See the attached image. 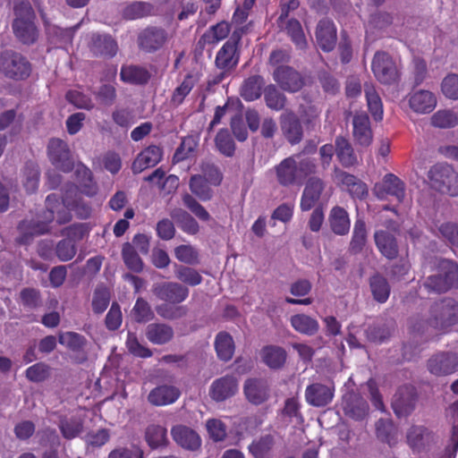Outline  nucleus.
<instances>
[{
    "mask_svg": "<svg viewBox=\"0 0 458 458\" xmlns=\"http://www.w3.org/2000/svg\"><path fill=\"white\" fill-rule=\"evenodd\" d=\"M316 160L301 154L284 158L274 166L276 182L283 187L301 184L309 176L317 173Z\"/></svg>",
    "mask_w": 458,
    "mask_h": 458,
    "instance_id": "1",
    "label": "nucleus"
},
{
    "mask_svg": "<svg viewBox=\"0 0 458 458\" xmlns=\"http://www.w3.org/2000/svg\"><path fill=\"white\" fill-rule=\"evenodd\" d=\"M83 174L85 182L81 186V190L74 183H67L63 194V205L75 213V216L81 219H87L91 215V206L83 200L81 193L92 197L98 192V186L93 182L92 172L86 166L77 169V174Z\"/></svg>",
    "mask_w": 458,
    "mask_h": 458,
    "instance_id": "2",
    "label": "nucleus"
},
{
    "mask_svg": "<svg viewBox=\"0 0 458 458\" xmlns=\"http://www.w3.org/2000/svg\"><path fill=\"white\" fill-rule=\"evenodd\" d=\"M423 286L428 293H445L458 288V263L448 259H440L434 274L428 276Z\"/></svg>",
    "mask_w": 458,
    "mask_h": 458,
    "instance_id": "3",
    "label": "nucleus"
},
{
    "mask_svg": "<svg viewBox=\"0 0 458 458\" xmlns=\"http://www.w3.org/2000/svg\"><path fill=\"white\" fill-rule=\"evenodd\" d=\"M246 32L245 27L236 28L216 52L215 66L224 72H232L241 59V41Z\"/></svg>",
    "mask_w": 458,
    "mask_h": 458,
    "instance_id": "4",
    "label": "nucleus"
},
{
    "mask_svg": "<svg viewBox=\"0 0 458 458\" xmlns=\"http://www.w3.org/2000/svg\"><path fill=\"white\" fill-rule=\"evenodd\" d=\"M1 74L9 80L21 81L32 72V64L22 54L7 49L0 54Z\"/></svg>",
    "mask_w": 458,
    "mask_h": 458,
    "instance_id": "5",
    "label": "nucleus"
},
{
    "mask_svg": "<svg viewBox=\"0 0 458 458\" xmlns=\"http://www.w3.org/2000/svg\"><path fill=\"white\" fill-rule=\"evenodd\" d=\"M458 323V302L453 298H444L430 308L427 324L439 331H446Z\"/></svg>",
    "mask_w": 458,
    "mask_h": 458,
    "instance_id": "6",
    "label": "nucleus"
},
{
    "mask_svg": "<svg viewBox=\"0 0 458 458\" xmlns=\"http://www.w3.org/2000/svg\"><path fill=\"white\" fill-rule=\"evenodd\" d=\"M432 188L442 194L458 196V174L446 164H436L428 171Z\"/></svg>",
    "mask_w": 458,
    "mask_h": 458,
    "instance_id": "7",
    "label": "nucleus"
},
{
    "mask_svg": "<svg viewBox=\"0 0 458 458\" xmlns=\"http://www.w3.org/2000/svg\"><path fill=\"white\" fill-rule=\"evenodd\" d=\"M384 228L377 229L374 233V242L378 251L388 259L398 257L399 248L396 235L399 233V225L394 219H386L383 223Z\"/></svg>",
    "mask_w": 458,
    "mask_h": 458,
    "instance_id": "8",
    "label": "nucleus"
},
{
    "mask_svg": "<svg viewBox=\"0 0 458 458\" xmlns=\"http://www.w3.org/2000/svg\"><path fill=\"white\" fill-rule=\"evenodd\" d=\"M169 32L160 26H147L137 36V45L140 51L154 54L168 43Z\"/></svg>",
    "mask_w": 458,
    "mask_h": 458,
    "instance_id": "9",
    "label": "nucleus"
},
{
    "mask_svg": "<svg viewBox=\"0 0 458 458\" xmlns=\"http://www.w3.org/2000/svg\"><path fill=\"white\" fill-rule=\"evenodd\" d=\"M371 70L376 79L382 84L391 85L399 81L400 74L393 57L385 51L375 53Z\"/></svg>",
    "mask_w": 458,
    "mask_h": 458,
    "instance_id": "10",
    "label": "nucleus"
},
{
    "mask_svg": "<svg viewBox=\"0 0 458 458\" xmlns=\"http://www.w3.org/2000/svg\"><path fill=\"white\" fill-rule=\"evenodd\" d=\"M428 371L437 377H447L458 371V354L450 351L434 353L427 360Z\"/></svg>",
    "mask_w": 458,
    "mask_h": 458,
    "instance_id": "11",
    "label": "nucleus"
},
{
    "mask_svg": "<svg viewBox=\"0 0 458 458\" xmlns=\"http://www.w3.org/2000/svg\"><path fill=\"white\" fill-rule=\"evenodd\" d=\"M405 191V182L392 173L385 174L382 180L373 187V193L378 199L385 200L392 197L399 203L404 200Z\"/></svg>",
    "mask_w": 458,
    "mask_h": 458,
    "instance_id": "12",
    "label": "nucleus"
},
{
    "mask_svg": "<svg viewBox=\"0 0 458 458\" xmlns=\"http://www.w3.org/2000/svg\"><path fill=\"white\" fill-rule=\"evenodd\" d=\"M47 156L51 164L57 169L68 173L73 169L74 162L68 144L61 140L53 138L47 145Z\"/></svg>",
    "mask_w": 458,
    "mask_h": 458,
    "instance_id": "13",
    "label": "nucleus"
},
{
    "mask_svg": "<svg viewBox=\"0 0 458 458\" xmlns=\"http://www.w3.org/2000/svg\"><path fill=\"white\" fill-rule=\"evenodd\" d=\"M417 401L416 389L412 386H400L392 401V408L398 418L409 416L415 409Z\"/></svg>",
    "mask_w": 458,
    "mask_h": 458,
    "instance_id": "14",
    "label": "nucleus"
},
{
    "mask_svg": "<svg viewBox=\"0 0 458 458\" xmlns=\"http://www.w3.org/2000/svg\"><path fill=\"white\" fill-rule=\"evenodd\" d=\"M273 79L284 91L295 93L304 86V80L301 73L291 66L281 65L273 72Z\"/></svg>",
    "mask_w": 458,
    "mask_h": 458,
    "instance_id": "15",
    "label": "nucleus"
},
{
    "mask_svg": "<svg viewBox=\"0 0 458 458\" xmlns=\"http://www.w3.org/2000/svg\"><path fill=\"white\" fill-rule=\"evenodd\" d=\"M90 53L95 57L111 59L119 50L116 39L109 34L93 33L88 43Z\"/></svg>",
    "mask_w": 458,
    "mask_h": 458,
    "instance_id": "16",
    "label": "nucleus"
},
{
    "mask_svg": "<svg viewBox=\"0 0 458 458\" xmlns=\"http://www.w3.org/2000/svg\"><path fill=\"white\" fill-rule=\"evenodd\" d=\"M153 293L161 301L180 304L188 298L190 291L180 283L164 282L154 285Z\"/></svg>",
    "mask_w": 458,
    "mask_h": 458,
    "instance_id": "17",
    "label": "nucleus"
},
{
    "mask_svg": "<svg viewBox=\"0 0 458 458\" xmlns=\"http://www.w3.org/2000/svg\"><path fill=\"white\" fill-rule=\"evenodd\" d=\"M280 128L287 142L292 146L299 144L304 136L300 118L293 111H286L280 115Z\"/></svg>",
    "mask_w": 458,
    "mask_h": 458,
    "instance_id": "18",
    "label": "nucleus"
},
{
    "mask_svg": "<svg viewBox=\"0 0 458 458\" xmlns=\"http://www.w3.org/2000/svg\"><path fill=\"white\" fill-rule=\"evenodd\" d=\"M338 183L346 189L353 199H363L369 194L368 186L354 174H349L337 166L334 169Z\"/></svg>",
    "mask_w": 458,
    "mask_h": 458,
    "instance_id": "19",
    "label": "nucleus"
},
{
    "mask_svg": "<svg viewBox=\"0 0 458 458\" xmlns=\"http://www.w3.org/2000/svg\"><path fill=\"white\" fill-rule=\"evenodd\" d=\"M352 137L355 144L360 148H368L373 141V131L370 120L367 114H355L352 118Z\"/></svg>",
    "mask_w": 458,
    "mask_h": 458,
    "instance_id": "20",
    "label": "nucleus"
},
{
    "mask_svg": "<svg viewBox=\"0 0 458 458\" xmlns=\"http://www.w3.org/2000/svg\"><path fill=\"white\" fill-rule=\"evenodd\" d=\"M325 186L324 181L318 176H310L307 180L300 202V208L302 211H309L316 206L325 190Z\"/></svg>",
    "mask_w": 458,
    "mask_h": 458,
    "instance_id": "21",
    "label": "nucleus"
},
{
    "mask_svg": "<svg viewBox=\"0 0 458 458\" xmlns=\"http://www.w3.org/2000/svg\"><path fill=\"white\" fill-rule=\"evenodd\" d=\"M316 40L324 52L332 51L336 44V28L332 20L321 19L316 28Z\"/></svg>",
    "mask_w": 458,
    "mask_h": 458,
    "instance_id": "22",
    "label": "nucleus"
},
{
    "mask_svg": "<svg viewBox=\"0 0 458 458\" xmlns=\"http://www.w3.org/2000/svg\"><path fill=\"white\" fill-rule=\"evenodd\" d=\"M238 390V381L235 377L226 375L216 379L210 386L209 395L216 402H223L233 396Z\"/></svg>",
    "mask_w": 458,
    "mask_h": 458,
    "instance_id": "23",
    "label": "nucleus"
},
{
    "mask_svg": "<svg viewBox=\"0 0 458 458\" xmlns=\"http://www.w3.org/2000/svg\"><path fill=\"white\" fill-rule=\"evenodd\" d=\"M173 440L182 448L196 451L201 445V439L199 434L185 425H175L171 428Z\"/></svg>",
    "mask_w": 458,
    "mask_h": 458,
    "instance_id": "24",
    "label": "nucleus"
},
{
    "mask_svg": "<svg viewBox=\"0 0 458 458\" xmlns=\"http://www.w3.org/2000/svg\"><path fill=\"white\" fill-rule=\"evenodd\" d=\"M334 397V388L321 383H312L305 389L306 402L314 407H325Z\"/></svg>",
    "mask_w": 458,
    "mask_h": 458,
    "instance_id": "25",
    "label": "nucleus"
},
{
    "mask_svg": "<svg viewBox=\"0 0 458 458\" xmlns=\"http://www.w3.org/2000/svg\"><path fill=\"white\" fill-rule=\"evenodd\" d=\"M163 157V150L157 145H150L142 149L131 165V171L137 174L145 169L153 167L158 164Z\"/></svg>",
    "mask_w": 458,
    "mask_h": 458,
    "instance_id": "26",
    "label": "nucleus"
},
{
    "mask_svg": "<svg viewBox=\"0 0 458 458\" xmlns=\"http://www.w3.org/2000/svg\"><path fill=\"white\" fill-rule=\"evenodd\" d=\"M244 394L247 400L255 405L265 403L269 397L267 381L263 378H248L244 383Z\"/></svg>",
    "mask_w": 458,
    "mask_h": 458,
    "instance_id": "27",
    "label": "nucleus"
},
{
    "mask_svg": "<svg viewBox=\"0 0 458 458\" xmlns=\"http://www.w3.org/2000/svg\"><path fill=\"white\" fill-rule=\"evenodd\" d=\"M433 440L432 432L424 426L412 425L406 433V442L414 453L424 451Z\"/></svg>",
    "mask_w": 458,
    "mask_h": 458,
    "instance_id": "28",
    "label": "nucleus"
},
{
    "mask_svg": "<svg viewBox=\"0 0 458 458\" xmlns=\"http://www.w3.org/2000/svg\"><path fill=\"white\" fill-rule=\"evenodd\" d=\"M17 229L21 233L16 239L17 243L27 245L31 242L34 236L47 233L49 231V226L45 222L25 219L19 223Z\"/></svg>",
    "mask_w": 458,
    "mask_h": 458,
    "instance_id": "29",
    "label": "nucleus"
},
{
    "mask_svg": "<svg viewBox=\"0 0 458 458\" xmlns=\"http://www.w3.org/2000/svg\"><path fill=\"white\" fill-rule=\"evenodd\" d=\"M335 156L339 164L344 168L356 166L359 164L358 156L350 140L338 135L335 139Z\"/></svg>",
    "mask_w": 458,
    "mask_h": 458,
    "instance_id": "30",
    "label": "nucleus"
},
{
    "mask_svg": "<svg viewBox=\"0 0 458 458\" xmlns=\"http://www.w3.org/2000/svg\"><path fill=\"white\" fill-rule=\"evenodd\" d=\"M145 336L153 344L164 345L173 340L174 332L168 324L161 322L150 323L146 327Z\"/></svg>",
    "mask_w": 458,
    "mask_h": 458,
    "instance_id": "31",
    "label": "nucleus"
},
{
    "mask_svg": "<svg viewBox=\"0 0 458 458\" xmlns=\"http://www.w3.org/2000/svg\"><path fill=\"white\" fill-rule=\"evenodd\" d=\"M180 395L181 392L177 387L162 385L153 388L149 392L148 401L155 406H165L176 402Z\"/></svg>",
    "mask_w": 458,
    "mask_h": 458,
    "instance_id": "32",
    "label": "nucleus"
},
{
    "mask_svg": "<svg viewBox=\"0 0 458 458\" xmlns=\"http://www.w3.org/2000/svg\"><path fill=\"white\" fill-rule=\"evenodd\" d=\"M151 74L143 66L136 64H123L120 71V79L124 83L132 85H145L150 80Z\"/></svg>",
    "mask_w": 458,
    "mask_h": 458,
    "instance_id": "33",
    "label": "nucleus"
},
{
    "mask_svg": "<svg viewBox=\"0 0 458 458\" xmlns=\"http://www.w3.org/2000/svg\"><path fill=\"white\" fill-rule=\"evenodd\" d=\"M344 414L355 420H363L369 411L367 401L356 394H350L344 401Z\"/></svg>",
    "mask_w": 458,
    "mask_h": 458,
    "instance_id": "34",
    "label": "nucleus"
},
{
    "mask_svg": "<svg viewBox=\"0 0 458 458\" xmlns=\"http://www.w3.org/2000/svg\"><path fill=\"white\" fill-rule=\"evenodd\" d=\"M328 223L332 232L340 236L349 233L351 220L348 212L340 206L333 207L328 216Z\"/></svg>",
    "mask_w": 458,
    "mask_h": 458,
    "instance_id": "35",
    "label": "nucleus"
},
{
    "mask_svg": "<svg viewBox=\"0 0 458 458\" xmlns=\"http://www.w3.org/2000/svg\"><path fill=\"white\" fill-rule=\"evenodd\" d=\"M409 106L416 113L428 114L434 110L437 106L435 95L428 90H418L411 95Z\"/></svg>",
    "mask_w": 458,
    "mask_h": 458,
    "instance_id": "36",
    "label": "nucleus"
},
{
    "mask_svg": "<svg viewBox=\"0 0 458 458\" xmlns=\"http://www.w3.org/2000/svg\"><path fill=\"white\" fill-rule=\"evenodd\" d=\"M231 31V24L226 21H222L212 25L199 38L198 44L201 48L206 45H215L219 41L225 39Z\"/></svg>",
    "mask_w": 458,
    "mask_h": 458,
    "instance_id": "37",
    "label": "nucleus"
},
{
    "mask_svg": "<svg viewBox=\"0 0 458 458\" xmlns=\"http://www.w3.org/2000/svg\"><path fill=\"white\" fill-rule=\"evenodd\" d=\"M12 27L15 37L22 44L31 45L38 38L34 20L14 19Z\"/></svg>",
    "mask_w": 458,
    "mask_h": 458,
    "instance_id": "38",
    "label": "nucleus"
},
{
    "mask_svg": "<svg viewBox=\"0 0 458 458\" xmlns=\"http://www.w3.org/2000/svg\"><path fill=\"white\" fill-rule=\"evenodd\" d=\"M277 416L285 426L291 423L301 424L304 421L301 411V403L296 397L287 398Z\"/></svg>",
    "mask_w": 458,
    "mask_h": 458,
    "instance_id": "39",
    "label": "nucleus"
},
{
    "mask_svg": "<svg viewBox=\"0 0 458 458\" xmlns=\"http://www.w3.org/2000/svg\"><path fill=\"white\" fill-rule=\"evenodd\" d=\"M199 81V74L198 72L187 73L181 83L174 89L170 100L171 104L174 106L182 105Z\"/></svg>",
    "mask_w": 458,
    "mask_h": 458,
    "instance_id": "40",
    "label": "nucleus"
},
{
    "mask_svg": "<svg viewBox=\"0 0 458 458\" xmlns=\"http://www.w3.org/2000/svg\"><path fill=\"white\" fill-rule=\"evenodd\" d=\"M264 83V79L260 75L248 77L241 87V97L248 102L259 99L262 95Z\"/></svg>",
    "mask_w": 458,
    "mask_h": 458,
    "instance_id": "41",
    "label": "nucleus"
},
{
    "mask_svg": "<svg viewBox=\"0 0 458 458\" xmlns=\"http://www.w3.org/2000/svg\"><path fill=\"white\" fill-rule=\"evenodd\" d=\"M376 436L379 441L387 444L390 447L397 444V428L392 420L379 419L375 425Z\"/></svg>",
    "mask_w": 458,
    "mask_h": 458,
    "instance_id": "42",
    "label": "nucleus"
},
{
    "mask_svg": "<svg viewBox=\"0 0 458 458\" xmlns=\"http://www.w3.org/2000/svg\"><path fill=\"white\" fill-rule=\"evenodd\" d=\"M368 241L366 222L363 218L355 220L352 239L349 244V251L352 254H359L362 251Z\"/></svg>",
    "mask_w": 458,
    "mask_h": 458,
    "instance_id": "43",
    "label": "nucleus"
},
{
    "mask_svg": "<svg viewBox=\"0 0 458 458\" xmlns=\"http://www.w3.org/2000/svg\"><path fill=\"white\" fill-rule=\"evenodd\" d=\"M205 176L201 174H193L189 181V188L191 193L201 201H208L213 198L214 191Z\"/></svg>",
    "mask_w": 458,
    "mask_h": 458,
    "instance_id": "44",
    "label": "nucleus"
},
{
    "mask_svg": "<svg viewBox=\"0 0 458 458\" xmlns=\"http://www.w3.org/2000/svg\"><path fill=\"white\" fill-rule=\"evenodd\" d=\"M262 360L271 369H279L286 360V352L284 348L276 345H267L261 350Z\"/></svg>",
    "mask_w": 458,
    "mask_h": 458,
    "instance_id": "45",
    "label": "nucleus"
},
{
    "mask_svg": "<svg viewBox=\"0 0 458 458\" xmlns=\"http://www.w3.org/2000/svg\"><path fill=\"white\" fill-rule=\"evenodd\" d=\"M145 440L151 449L165 447L168 445L167 430L160 425H149L145 431Z\"/></svg>",
    "mask_w": 458,
    "mask_h": 458,
    "instance_id": "46",
    "label": "nucleus"
},
{
    "mask_svg": "<svg viewBox=\"0 0 458 458\" xmlns=\"http://www.w3.org/2000/svg\"><path fill=\"white\" fill-rule=\"evenodd\" d=\"M153 13L154 5L144 1H133L123 10V16L126 20H138L150 16Z\"/></svg>",
    "mask_w": 458,
    "mask_h": 458,
    "instance_id": "47",
    "label": "nucleus"
},
{
    "mask_svg": "<svg viewBox=\"0 0 458 458\" xmlns=\"http://www.w3.org/2000/svg\"><path fill=\"white\" fill-rule=\"evenodd\" d=\"M369 287L374 300L385 303L390 295L391 287L383 276L376 274L369 278Z\"/></svg>",
    "mask_w": 458,
    "mask_h": 458,
    "instance_id": "48",
    "label": "nucleus"
},
{
    "mask_svg": "<svg viewBox=\"0 0 458 458\" xmlns=\"http://www.w3.org/2000/svg\"><path fill=\"white\" fill-rule=\"evenodd\" d=\"M364 92L367 99L368 108L375 121L383 119V104L372 83L364 84Z\"/></svg>",
    "mask_w": 458,
    "mask_h": 458,
    "instance_id": "49",
    "label": "nucleus"
},
{
    "mask_svg": "<svg viewBox=\"0 0 458 458\" xmlns=\"http://www.w3.org/2000/svg\"><path fill=\"white\" fill-rule=\"evenodd\" d=\"M291 326L295 331L306 335H313L318 331V321L305 314H296L291 317Z\"/></svg>",
    "mask_w": 458,
    "mask_h": 458,
    "instance_id": "50",
    "label": "nucleus"
},
{
    "mask_svg": "<svg viewBox=\"0 0 458 458\" xmlns=\"http://www.w3.org/2000/svg\"><path fill=\"white\" fill-rule=\"evenodd\" d=\"M215 348L217 356L224 361H228L234 353V343L233 337L226 332H220L216 336Z\"/></svg>",
    "mask_w": 458,
    "mask_h": 458,
    "instance_id": "51",
    "label": "nucleus"
},
{
    "mask_svg": "<svg viewBox=\"0 0 458 458\" xmlns=\"http://www.w3.org/2000/svg\"><path fill=\"white\" fill-rule=\"evenodd\" d=\"M59 429L65 439H73L82 432L83 420L78 416L62 418L59 422Z\"/></svg>",
    "mask_w": 458,
    "mask_h": 458,
    "instance_id": "52",
    "label": "nucleus"
},
{
    "mask_svg": "<svg viewBox=\"0 0 458 458\" xmlns=\"http://www.w3.org/2000/svg\"><path fill=\"white\" fill-rule=\"evenodd\" d=\"M171 217L174 219L180 228L188 234H196L199 231V225L196 219L182 208L174 209Z\"/></svg>",
    "mask_w": 458,
    "mask_h": 458,
    "instance_id": "53",
    "label": "nucleus"
},
{
    "mask_svg": "<svg viewBox=\"0 0 458 458\" xmlns=\"http://www.w3.org/2000/svg\"><path fill=\"white\" fill-rule=\"evenodd\" d=\"M285 31L297 48L303 50L307 47L308 42L302 26L297 19L292 18L287 21Z\"/></svg>",
    "mask_w": 458,
    "mask_h": 458,
    "instance_id": "54",
    "label": "nucleus"
},
{
    "mask_svg": "<svg viewBox=\"0 0 458 458\" xmlns=\"http://www.w3.org/2000/svg\"><path fill=\"white\" fill-rule=\"evenodd\" d=\"M264 99L267 106L275 111L283 110L286 104V97L274 84L264 89Z\"/></svg>",
    "mask_w": 458,
    "mask_h": 458,
    "instance_id": "55",
    "label": "nucleus"
},
{
    "mask_svg": "<svg viewBox=\"0 0 458 458\" xmlns=\"http://www.w3.org/2000/svg\"><path fill=\"white\" fill-rule=\"evenodd\" d=\"M174 276L179 281L190 286H197L203 280L198 270L183 265H174Z\"/></svg>",
    "mask_w": 458,
    "mask_h": 458,
    "instance_id": "56",
    "label": "nucleus"
},
{
    "mask_svg": "<svg viewBox=\"0 0 458 458\" xmlns=\"http://www.w3.org/2000/svg\"><path fill=\"white\" fill-rule=\"evenodd\" d=\"M158 316L166 320H175L184 318L188 314V308L184 305H176L169 302L156 307Z\"/></svg>",
    "mask_w": 458,
    "mask_h": 458,
    "instance_id": "57",
    "label": "nucleus"
},
{
    "mask_svg": "<svg viewBox=\"0 0 458 458\" xmlns=\"http://www.w3.org/2000/svg\"><path fill=\"white\" fill-rule=\"evenodd\" d=\"M23 186L28 193L35 192L38 188L40 172L38 166L32 163H26L23 171Z\"/></svg>",
    "mask_w": 458,
    "mask_h": 458,
    "instance_id": "58",
    "label": "nucleus"
},
{
    "mask_svg": "<svg viewBox=\"0 0 458 458\" xmlns=\"http://www.w3.org/2000/svg\"><path fill=\"white\" fill-rule=\"evenodd\" d=\"M122 256L125 266L130 270L136 273H140L142 271V259L140 258L137 250L130 242H126L123 245Z\"/></svg>",
    "mask_w": 458,
    "mask_h": 458,
    "instance_id": "59",
    "label": "nucleus"
},
{
    "mask_svg": "<svg viewBox=\"0 0 458 458\" xmlns=\"http://www.w3.org/2000/svg\"><path fill=\"white\" fill-rule=\"evenodd\" d=\"M215 144L218 151L228 157L235 153V143L227 129H221L216 138Z\"/></svg>",
    "mask_w": 458,
    "mask_h": 458,
    "instance_id": "60",
    "label": "nucleus"
},
{
    "mask_svg": "<svg viewBox=\"0 0 458 458\" xmlns=\"http://www.w3.org/2000/svg\"><path fill=\"white\" fill-rule=\"evenodd\" d=\"M431 124L437 128H454L458 125V114L453 110H438L431 117Z\"/></svg>",
    "mask_w": 458,
    "mask_h": 458,
    "instance_id": "61",
    "label": "nucleus"
},
{
    "mask_svg": "<svg viewBox=\"0 0 458 458\" xmlns=\"http://www.w3.org/2000/svg\"><path fill=\"white\" fill-rule=\"evenodd\" d=\"M110 299V292L106 286H97L92 297L93 312L95 314H102L108 307Z\"/></svg>",
    "mask_w": 458,
    "mask_h": 458,
    "instance_id": "62",
    "label": "nucleus"
},
{
    "mask_svg": "<svg viewBox=\"0 0 458 458\" xmlns=\"http://www.w3.org/2000/svg\"><path fill=\"white\" fill-rule=\"evenodd\" d=\"M58 342L72 352H79L84 347L86 339L78 333L69 331L59 333Z\"/></svg>",
    "mask_w": 458,
    "mask_h": 458,
    "instance_id": "63",
    "label": "nucleus"
},
{
    "mask_svg": "<svg viewBox=\"0 0 458 458\" xmlns=\"http://www.w3.org/2000/svg\"><path fill=\"white\" fill-rule=\"evenodd\" d=\"M274 444L273 436L268 434L253 442L250 446V451L255 458H267Z\"/></svg>",
    "mask_w": 458,
    "mask_h": 458,
    "instance_id": "64",
    "label": "nucleus"
}]
</instances>
